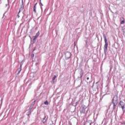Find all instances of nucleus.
I'll return each mask as SVG.
<instances>
[{
    "label": "nucleus",
    "instance_id": "obj_1",
    "mask_svg": "<svg viewBox=\"0 0 125 125\" xmlns=\"http://www.w3.org/2000/svg\"><path fill=\"white\" fill-rule=\"evenodd\" d=\"M103 37L105 42V44L104 45V54H106V53L108 50V42H107V38H106L105 34H103Z\"/></svg>",
    "mask_w": 125,
    "mask_h": 125
},
{
    "label": "nucleus",
    "instance_id": "obj_2",
    "mask_svg": "<svg viewBox=\"0 0 125 125\" xmlns=\"http://www.w3.org/2000/svg\"><path fill=\"white\" fill-rule=\"evenodd\" d=\"M112 103L113 104V108L115 109L118 104V96H114L112 99Z\"/></svg>",
    "mask_w": 125,
    "mask_h": 125
},
{
    "label": "nucleus",
    "instance_id": "obj_3",
    "mask_svg": "<svg viewBox=\"0 0 125 125\" xmlns=\"http://www.w3.org/2000/svg\"><path fill=\"white\" fill-rule=\"evenodd\" d=\"M65 56L67 59H69L71 57V53L69 52H66L65 53Z\"/></svg>",
    "mask_w": 125,
    "mask_h": 125
},
{
    "label": "nucleus",
    "instance_id": "obj_4",
    "mask_svg": "<svg viewBox=\"0 0 125 125\" xmlns=\"http://www.w3.org/2000/svg\"><path fill=\"white\" fill-rule=\"evenodd\" d=\"M48 119V116H45L42 119V122L43 124H45Z\"/></svg>",
    "mask_w": 125,
    "mask_h": 125
},
{
    "label": "nucleus",
    "instance_id": "obj_5",
    "mask_svg": "<svg viewBox=\"0 0 125 125\" xmlns=\"http://www.w3.org/2000/svg\"><path fill=\"white\" fill-rule=\"evenodd\" d=\"M35 103H36V100H34L31 104V105L30 107H29V110H32V109H33V107H34Z\"/></svg>",
    "mask_w": 125,
    "mask_h": 125
},
{
    "label": "nucleus",
    "instance_id": "obj_6",
    "mask_svg": "<svg viewBox=\"0 0 125 125\" xmlns=\"http://www.w3.org/2000/svg\"><path fill=\"white\" fill-rule=\"evenodd\" d=\"M80 112L81 114H84L85 113V108H84V107H82L80 110Z\"/></svg>",
    "mask_w": 125,
    "mask_h": 125
},
{
    "label": "nucleus",
    "instance_id": "obj_7",
    "mask_svg": "<svg viewBox=\"0 0 125 125\" xmlns=\"http://www.w3.org/2000/svg\"><path fill=\"white\" fill-rule=\"evenodd\" d=\"M39 36H40V32H37L35 36H34L33 41H36Z\"/></svg>",
    "mask_w": 125,
    "mask_h": 125
},
{
    "label": "nucleus",
    "instance_id": "obj_8",
    "mask_svg": "<svg viewBox=\"0 0 125 125\" xmlns=\"http://www.w3.org/2000/svg\"><path fill=\"white\" fill-rule=\"evenodd\" d=\"M22 4L21 5V7L20 9L19 13H20V12H21V11H22L23 10V9H24V5H23V0H22Z\"/></svg>",
    "mask_w": 125,
    "mask_h": 125
},
{
    "label": "nucleus",
    "instance_id": "obj_9",
    "mask_svg": "<svg viewBox=\"0 0 125 125\" xmlns=\"http://www.w3.org/2000/svg\"><path fill=\"white\" fill-rule=\"evenodd\" d=\"M21 67H22V64H21L20 67L18 69V75H19V74H20V72H21V70H22V69L21 68Z\"/></svg>",
    "mask_w": 125,
    "mask_h": 125
},
{
    "label": "nucleus",
    "instance_id": "obj_10",
    "mask_svg": "<svg viewBox=\"0 0 125 125\" xmlns=\"http://www.w3.org/2000/svg\"><path fill=\"white\" fill-rule=\"evenodd\" d=\"M28 112L26 113V115L27 116H29L30 115V114H31V113H32L31 111H32V109H30V108H29L28 110Z\"/></svg>",
    "mask_w": 125,
    "mask_h": 125
},
{
    "label": "nucleus",
    "instance_id": "obj_11",
    "mask_svg": "<svg viewBox=\"0 0 125 125\" xmlns=\"http://www.w3.org/2000/svg\"><path fill=\"white\" fill-rule=\"evenodd\" d=\"M120 106H125V103L121 101L120 103Z\"/></svg>",
    "mask_w": 125,
    "mask_h": 125
},
{
    "label": "nucleus",
    "instance_id": "obj_12",
    "mask_svg": "<svg viewBox=\"0 0 125 125\" xmlns=\"http://www.w3.org/2000/svg\"><path fill=\"white\" fill-rule=\"evenodd\" d=\"M36 9H37V7H36V5H35L33 9L34 12H35V13L37 12V11L36 10Z\"/></svg>",
    "mask_w": 125,
    "mask_h": 125
},
{
    "label": "nucleus",
    "instance_id": "obj_13",
    "mask_svg": "<svg viewBox=\"0 0 125 125\" xmlns=\"http://www.w3.org/2000/svg\"><path fill=\"white\" fill-rule=\"evenodd\" d=\"M56 78H57V76L56 75H55L53 78L52 80H53V83H54V80L56 79Z\"/></svg>",
    "mask_w": 125,
    "mask_h": 125
},
{
    "label": "nucleus",
    "instance_id": "obj_14",
    "mask_svg": "<svg viewBox=\"0 0 125 125\" xmlns=\"http://www.w3.org/2000/svg\"><path fill=\"white\" fill-rule=\"evenodd\" d=\"M44 104H45V105H48V101H46L44 103Z\"/></svg>",
    "mask_w": 125,
    "mask_h": 125
},
{
    "label": "nucleus",
    "instance_id": "obj_15",
    "mask_svg": "<svg viewBox=\"0 0 125 125\" xmlns=\"http://www.w3.org/2000/svg\"><path fill=\"white\" fill-rule=\"evenodd\" d=\"M5 14V13H4V14H3V17H2V19H5V17L4 16V15Z\"/></svg>",
    "mask_w": 125,
    "mask_h": 125
},
{
    "label": "nucleus",
    "instance_id": "obj_16",
    "mask_svg": "<svg viewBox=\"0 0 125 125\" xmlns=\"http://www.w3.org/2000/svg\"><path fill=\"white\" fill-rule=\"evenodd\" d=\"M83 72H81V73H80V78H82L83 77Z\"/></svg>",
    "mask_w": 125,
    "mask_h": 125
},
{
    "label": "nucleus",
    "instance_id": "obj_17",
    "mask_svg": "<svg viewBox=\"0 0 125 125\" xmlns=\"http://www.w3.org/2000/svg\"><path fill=\"white\" fill-rule=\"evenodd\" d=\"M121 24H125V21H122L121 22Z\"/></svg>",
    "mask_w": 125,
    "mask_h": 125
},
{
    "label": "nucleus",
    "instance_id": "obj_18",
    "mask_svg": "<svg viewBox=\"0 0 125 125\" xmlns=\"http://www.w3.org/2000/svg\"><path fill=\"white\" fill-rule=\"evenodd\" d=\"M125 105H123V106H121L122 110H124V109H125Z\"/></svg>",
    "mask_w": 125,
    "mask_h": 125
},
{
    "label": "nucleus",
    "instance_id": "obj_19",
    "mask_svg": "<svg viewBox=\"0 0 125 125\" xmlns=\"http://www.w3.org/2000/svg\"><path fill=\"white\" fill-rule=\"evenodd\" d=\"M35 56V55H34V54H32V55H31V57H32V58H33V57Z\"/></svg>",
    "mask_w": 125,
    "mask_h": 125
},
{
    "label": "nucleus",
    "instance_id": "obj_20",
    "mask_svg": "<svg viewBox=\"0 0 125 125\" xmlns=\"http://www.w3.org/2000/svg\"><path fill=\"white\" fill-rule=\"evenodd\" d=\"M18 18H19V17H20V16H19V13H18Z\"/></svg>",
    "mask_w": 125,
    "mask_h": 125
},
{
    "label": "nucleus",
    "instance_id": "obj_21",
    "mask_svg": "<svg viewBox=\"0 0 125 125\" xmlns=\"http://www.w3.org/2000/svg\"><path fill=\"white\" fill-rule=\"evenodd\" d=\"M41 5H42V6L43 5V4H42V2H41Z\"/></svg>",
    "mask_w": 125,
    "mask_h": 125
},
{
    "label": "nucleus",
    "instance_id": "obj_22",
    "mask_svg": "<svg viewBox=\"0 0 125 125\" xmlns=\"http://www.w3.org/2000/svg\"><path fill=\"white\" fill-rule=\"evenodd\" d=\"M87 80H89V77H87Z\"/></svg>",
    "mask_w": 125,
    "mask_h": 125
},
{
    "label": "nucleus",
    "instance_id": "obj_23",
    "mask_svg": "<svg viewBox=\"0 0 125 125\" xmlns=\"http://www.w3.org/2000/svg\"><path fill=\"white\" fill-rule=\"evenodd\" d=\"M6 6H7V4H6Z\"/></svg>",
    "mask_w": 125,
    "mask_h": 125
},
{
    "label": "nucleus",
    "instance_id": "obj_24",
    "mask_svg": "<svg viewBox=\"0 0 125 125\" xmlns=\"http://www.w3.org/2000/svg\"><path fill=\"white\" fill-rule=\"evenodd\" d=\"M96 83H98V82H97Z\"/></svg>",
    "mask_w": 125,
    "mask_h": 125
},
{
    "label": "nucleus",
    "instance_id": "obj_25",
    "mask_svg": "<svg viewBox=\"0 0 125 125\" xmlns=\"http://www.w3.org/2000/svg\"><path fill=\"white\" fill-rule=\"evenodd\" d=\"M41 0H40V2H41Z\"/></svg>",
    "mask_w": 125,
    "mask_h": 125
}]
</instances>
